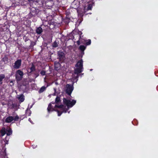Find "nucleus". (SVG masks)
<instances>
[{
	"mask_svg": "<svg viewBox=\"0 0 158 158\" xmlns=\"http://www.w3.org/2000/svg\"><path fill=\"white\" fill-rule=\"evenodd\" d=\"M63 102L64 104L66 105L67 106V109H65L63 105L58 106L56 105L55 108H53V106H52L51 103H50L48 105L47 109L48 112H50L53 110L56 111L57 112L58 116H60L62 112H66L67 110H68L69 108L72 107L76 103L75 100H72V101H71L65 98H64Z\"/></svg>",
	"mask_w": 158,
	"mask_h": 158,
	"instance_id": "obj_1",
	"label": "nucleus"
},
{
	"mask_svg": "<svg viewBox=\"0 0 158 158\" xmlns=\"http://www.w3.org/2000/svg\"><path fill=\"white\" fill-rule=\"evenodd\" d=\"M83 61L82 60L79 61L75 65L76 68L74 70V73L75 74L78 75L83 71Z\"/></svg>",
	"mask_w": 158,
	"mask_h": 158,
	"instance_id": "obj_2",
	"label": "nucleus"
},
{
	"mask_svg": "<svg viewBox=\"0 0 158 158\" xmlns=\"http://www.w3.org/2000/svg\"><path fill=\"white\" fill-rule=\"evenodd\" d=\"M19 119V117L18 116L16 115L15 117L9 116L7 117L6 119V123H9L12 122L13 121H17Z\"/></svg>",
	"mask_w": 158,
	"mask_h": 158,
	"instance_id": "obj_3",
	"label": "nucleus"
},
{
	"mask_svg": "<svg viewBox=\"0 0 158 158\" xmlns=\"http://www.w3.org/2000/svg\"><path fill=\"white\" fill-rule=\"evenodd\" d=\"M74 82L73 83L72 85L69 84H67L66 87V91L69 95H70L73 90V84Z\"/></svg>",
	"mask_w": 158,
	"mask_h": 158,
	"instance_id": "obj_4",
	"label": "nucleus"
},
{
	"mask_svg": "<svg viewBox=\"0 0 158 158\" xmlns=\"http://www.w3.org/2000/svg\"><path fill=\"white\" fill-rule=\"evenodd\" d=\"M23 73L22 71L20 70H17L16 73V78L17 81L20 80L23 77Z\"/></svg>",
	"mask_w": 158,
	"mask_h": 158,
	"instance_id": "obj_5",
	"label": "nucleus"
},
{
	"mask_svg": "<svg viewBox=\"0 0 158 158\" xmlns=\"http://www.w3.org/2000/svg\"><path fill=\"white\" fill-rule=\"evenodd\" d=\"M21 60H18L14 63V67L15 68L18 69L20 68L21 65Z\"/></svg>",
	"mask_w": 158,
	"mask_h": 158,
	"instance_id": "obj_6",
	"label": "nucleus"
},
{
	"mask_svg": "<svg viewBox=\"0 0 158 158\" xmlns=\"http://www.w3.org/2000/svg\"><path fill=\"white\" fill-rule=\"evenodd\" d=\"M59 58L60 61H63L64 59V55L63 52H58Z\"/></svg>",
	"mask_w": 158,
	"mask_h": 158,
	"instance_id": "obj_7",
	"label": "nucleus"
},
{
	"mask_svg": "<svg viewBox=\"0 0 158 158\" xmlns=\"http://www.w3.org/2000/svg\"><path fill=\"white\" fill-rule=\"evenodd\" d=\"M17 98L20 102H23L24 100V96L23 94L17 95Z\"/></svg>",
	"mask_w": 158,
	"mask_h": 158,
	"instance_id": "obj_8",
	"label": "nucleus"
},
{
	"mask_svg": "<svg viewBox=\"0 0 158 158\" xmlns=\"http://www.w3.org/2000/svg\"><path fill=\"white\" fill-rule=\"evenodd\" d=\"M78 3L77 2L74 1L71 5V6L73 8H76L78 6Z\"/></svg>",
	"mask_w": 158,
	"mask_h": 158,
	"instance_id": "obj_9",
	"label": "nucleus"
},
{
	"mask_svg": "<svg viewBox=\"0 0 158 158\" xmlns=\"http://www.w3.org/2000/svg\"><path fill=\"white\" fill-rule=\"evenodd\" d=\"M60 64L57 62H56L55 63V68L56 70H58L59 69L60 67Z\"/></svg>",
	"mask_w": 158,
	"mask_h": 158,
	"instance_id": "obj_10",
	"label": "nucleus"
},
{
	"mask_svg": "<svg viewBox=\"0 0 158 158\" xmlns=\"http://www.w3.org/2000/svg\"><path fill=\"white\" fill-rule=\"evenodd\" d=\"M85 42V40H82L81 36H80V37L79 38V40H78L77 41V43L78 45H79L80 44V42H81V43L84 44Z\"/></svg>",
	"mask_w": 158,
	"mask_h": 158,
	"instance_id": "obj_11",
	"label": "nucleus"
},
{
	"mask_svg": "<svg viewBox=\"0 0 158 158\" xmlns=\"http://www.w3.org/2000/svg\"><path fill=\"white\" fill-rule=\"evenodd\" d=\"M43 30L42 28L40 27H38L36 30V33L39 34H40L41 33V32H42Z\"/></svg>",
	"mask_w": 158,
	"mask_h": 158,
	"instance_id": "obj_12",
	"label": "nucleus"
},
{
	"mask_svg": "<svg viewBox=\"0 0 158 158\" xmlns=\"http://www.w3.org/2000/svg\"><path fill=\"white\" fill-rule=\"evenodd\" d=\"M6 134L7 135H9L12 134V131L10 128H8L6 130Z\"/></svg>",
	"mask_w": 158,
	"mask_h": 158,
	"instance_id": "obj_13",
	"label": "nucleus"
},
{
	"mask_svg": "<svg viewBox=\"0 0 158 158\" xmlns=\"http://www.w3.org/2000/svg\"><path fill=\"white\" fill-rule=\"evenodd\" d=\"M6 133L5 129V128H3L1 131V134L2 136H4Z\"/></svg>",
	"mask_w": 158,
	"mask_h": 158,
	"instance_id": "obj_14",
	"label": "nucleus"
},
{
	"mask_svg": "<svg viewBox=\"0 0 158 158\" xmlns=\"http://www.w3.org/2000/svg\"><path fill=\"white\" fill-rule=\"evenodd\" d=\"M86 47L84 45H81L79 47L80 49L82 51H83L85 49Z\"/></svg>",
	"mask_w": 158,
	"mask_h": 158,
	"instance_id": "obj_15",
	"label": "nucleus"
},
{
	"mask_svg": "<svg viewBox=\"0 0 158 158\" xmlns=\"http://www.w3.org/2000/svg\"><path fill=\"white\" fill-rule=\"evenodd\" d=\"M45 89V87L44 86L42 87L39 91V92L41 93L43 92Z\"/></svg>",
	"mask_w": 158,
	"mask_h": 158,
	"instance_id": "obj_16",
	"label": "nucleus"
},
{
	"mask_svg": "<svg viewBox=\"0 0 158 158\" xmlns=\"http://www.w3.org/2000/svg\"><path fill=\"white\" fill-rule=\"evenodd\" d=\"M60 98L58 97H57L56 98L55 102L57 103H58L60 102Z\"/></svg>",
	"mask_w": 158,
	"mask_h": 158,
	"instance_id": "obj_17",
	"label": "nucleus"
},
{
	"mask_svg": "<svg viewBox=\"0 0 158 158\" xmlns=\"http://www.w3.org/2000/svg\"><path fill=\"white\" fill-rule=\"evenodd\" d=\"M5 76L3 74L0 75V81H2L3 79L5 78Z\"/></svg>",
	"mask_w": 158,
	"mask_h": 158,
	"instance_id": "obj_18",
	"label": "nucleus"
},
{
	"mask_svg": "<svg viewBox=\"0 0 158 158\" xmlns=\"http://www.w3.org/2000/svg\"><path fill=\"white\" fill-rule=\"evenodd\" d=\"M92 5H91V4H89V5L88 6V7L87 8V10H91V8H92Z\"/></svg>",
	"mask_w": 158,
	"mask_h": 158,
	"instance_id": "obj_19",
	"label": "nucleus"
},
{
	"mask_svg": "<svg viewBox=\"0 0 158 158\" xmlns=\"http://www.w3.org/2000/svg\"><path fill=\"white\" fill-rule=\"evenodd\" d=\"M77 12L80 16L82 17L83 16V12H82V13H81L79 10H77Z\"/></svg>",
	"mask_w": 158,
	"mask_h": 158,
	"instance_id": "obj_20",
	"label": "nucleus"
},
{
	"mask_svg": "<svg viewBox=\"0 0 158 158\" xmlns=\"http://www.w3.org/2000/svg\"><path fill=\"white\" fill-rule=\"evenodd\" d=\"M87 42H86V44L87 45H89L91 44V41L90 40H86Z\"/></svg>",
	"mask_w": 158,
	"mask_h": 158,
	"instance_id": "obj_21",
	"label": "nucleus"
},
{
	"mask_svg": "<svg viewBox=\"0 0 158 158\" xmlns=\"http://www.w3.org/2000/svg\"><path fill=\"white\" fill-rule=\"evenodd\" d=\"M40 74L43 76L45 75V72L44 71H41L40 72Z\"/></svg>",
	"mask_w": 158,
	"mask_h": 158,
	"instance_id": "obj_22",
	"label": "nucleus"
},
{
	"mask_svg": "<svg viewBox=\"0 0 158 158\" xmlns=\"http://www.w3.org/2000/svg\"><path fill=\"white\" fill-rule=\"evenodd\" d=\"M28 112V114H29L28 115H30V114H31V111L27 109V112H26L27 114Z\"/></svg>",
	"mask_w": 158,
	"mask_h": 158,
	"instance_id": "obj_23",
	"label": "nucleus"
},
{
	"mask_svg": "<svg viewBox=\"0 0 158 158\" xmlns=\"http://www.w3.org/2000/svg\"><path fill=\"white\" fill-rule=\"evenodd\" d=\"M31 71H33L34 70V67L33 65H32V67L31 68Z\"/></svg>",
	"mask_w": 158,
	"mask_h": 158,
	"instance_id": "obj_24",
	"label": "nucleus"
},
{
	"mask_svg": "<svg viewBox=\"0 0 158 158\" xmlns=\"http://www.w3.org/2000/svg\"><path fill=\"white\" fill-rule=\"evenodd\" d=\"M57 46V44H56L54 43L53 45V47H56Z\"/></svg>",
	"mask_w": 158,
	"mask_h": 158,
	"instance_id": "obj_25",
	"label": "nucleus"
},
{
	"mask_svg": "<svg viewBox=\"0 0 158 158\" xmlns=\"http://www.w3.org/2000/svg\"><path fill=\"white\" fill-rule=\"evenodd\" d=\"M32 146L33 148H35L37 146L35 145H32Z\"/></svg>",
	"mask_w": 158,
	"mask_h": 158,
	"instance_id": "obj_26",
	"label": "nucleus"
},
{
	"mask_svg": "<svg viewBox=\"0 0 158 158\" xmlns=\"http://www.w3.org/2000/svg\"><path fill=\"white\" fill-rule=\"evenodd\" d=\"M29 121L31 123H32V124H33V123L31 121V118H29Z\"/></svg>",
	"mask_w": 158,
	"mask_h": 158,
	"instance_id": "obj_27",
	"label": "nucleus"
},
{
	"mask_svg": "<svg viewBox=\"0 0 158 158\" xmlns=\"http://www.w3.org/2000/svg\"><path fill=\"white\" fill-rule=\"evenodd\" d=\"M28 0L29 2H31V1L34 2V0Z\"/></svg>",
	"mask_w": 158,
	"mask_h": 158,
	"instance_id": "obj_28",
	"label": "nucleus"
},
{
	"mask_svg": "<svg viewBox=\"0 0 158 158\" xmlns=\"http://www.w3.org/2000/svg\"><path fill=\"white\" fill-rule=\"evenodd\" d=\"M78 75H77V77H76V78H78Z\"/></svg>",
	"mask_w": 158,
	"mask_h": 158,
	"instance_id": "obj_29",
	"label": "nucleus"
},
{
	"mask_svg": "<svg viewBox=\"0 0 158 158\" xmlns=\"http://www.w3.org/2000/svg\"><path fill=\"white\" fill-rule=\"evenodd\" d=\"M10 83H13V81H11L10 82Z\"/></svg>",
	"mask_w": 158,
	"mask_h": 158,
	"instance_id": "obj_30",
	"label": "nucleus"
},
{
	"mask_svg": "<svg viewBox=\"0 0 158 158\" xmlns=\"http://www.w3.org/2000/svg\"><path fill=\"white\" fill-rule=\"evenodd\" d=\"M92 69H90V71H92Z\"/></svg>",
	"mask_w": 158,
	"mask_h": 158,
	"instance_id": "obj_31",
	"label": "nucleus"
}]
</instances>
